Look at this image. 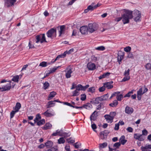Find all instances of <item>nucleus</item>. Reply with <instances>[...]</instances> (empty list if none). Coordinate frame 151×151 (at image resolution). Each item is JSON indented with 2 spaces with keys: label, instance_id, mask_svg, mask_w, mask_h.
Returning <instances> with one entry per match:
<instances>
[{
  "label": "nucleus",
  "instance_id": "9b49d317",
  "mask_svg": "<svg viewBox=\"0 0 151 151\" xmlns=\"http://www.w3.org/2000/svg\"><path fill=\"white\" fill-rule=\"evenodd\" d=\"M80 31L82 34L85 35L88 34V27L85 26H82L80 29Z\"/></svg>",
  "mask_w": 151,
  "mask_h": 151
},
{
  "label": "nucleus",
  "instance_id": "864d4df0",
  "mask_svg": "<svg viewBox=\"0 0 151 151\" xmlns=\"http://www.w3.org/2000/svg\"><path fill=\"white\" fill-rule=\"evenodd\" d=\"M78 91H83V86L81 84H78L77 86V88L76 89Z\"/></svg>",
  "mask_w": 151,
  "mask_h": 151
},
{
  "label": "nucleus",
  "instance_id": "052dcab7",
  "mask_svg": "<svg viewBox=\"0 0 151 151\" xmlns=\"http://www.w3.org/2000/svg\"><path fill=\"white\" fill-rule=\"evenodd\" d=\"M67 54V51H65L63 54L60 55L61 57V58H64L66 55Z\"/></svg>",
  "mask_w": 151,
  "mask_h": 151
},
{
  "label": "nucleus",
  "instance_id": "473e14b6",
  "mask_svg": "<svg viewBox=\"0 0 151 151\" xmlns=\"http://www.w3.org/2000/svg\"><path fill=\"white\" fill-rule=\"evenodd\" d=\"M124 97H123V95L122 94H118L117 95V96L116 97V99H117V101H121L122 99Z\"/></svg>",
  "mask_w": 151,
  "mask_h": 151
},
{
  "label": "nucleus",
  "instance_id": "4c0bfd02",
  "mask_svg": "<svg viewBox=\"0 0 151 151\" xmlns=\"http://www.w3.org/2000/svg\"><path fill=\"white\" fill-rule=\"evenodd\" d=\"M95 49L98 50L103 51L105 50V48L104 46H101L96 47Z\"/></svg>",
  "mask_w": 151,
  "mask_h": 151
},
{
  "label": "nucleus",
  "instance_id": "6ab92c4d",
  "mask_svg": "<svg viewBox=\"0 0 151 151\" xmlns=\"http://www.w3.org/2000/svg\"><path fill=\"white\" fill-rule=\"evenodd\" d=\"M124 52L121 51H119L118 53L117 60H122L124 58Z\"/></svg>",
  "mask_w": 151,
  "mask_h": 151
},
{
  "label": "nucleus",
  "instance_id": "0e129e2a",
  "mask_svg": "<svg viewBox=\"0 0 151 151\" xmlns=\"http://www.w3.org/2000/svg\"><path fill=\"white\" fill-rule=\"evenodd\" d=\"M120 93L121 92L120 91H116L114 92L111 94V97H114L116 96V97L117 94H120Z\"/></svg>",
  "mask_w": 151,
  "mask_h": 151
},
{
  "label": "nucleus",
  "instance_id": "393cba45",
  "mask_svg": "<svg viewBox=\"0 0 151 151\" xmlns=\"http://www.w3.org/2000/svg\"><path fill=\"white\" fill-rule=\"evenodd\" d=\"M56 94V93L54 91L51 92L48 96V100H50L52 99Z\"/></svg>",
  "mask_w": 151,
  "mask_h": 151
},
{
  "label": "nucleus",
  "instance_id": "b1692460",
  "mask_svg": "<svg viewBox=\"0 0 151 151\" xmlns=\"http://www.w3.org/2000/svg\"><path fill=\"white\" fill-rule=\"evenodd\" d=\"M52 127V125L50 123H47L43 127V128L44 130H46L51 129Z\"/></svg>",
  "mask_w": 151,
  "mask_h": 151
},
{
  "label": "nucleus",
  "instance_id": "2f4dec72",
  "mask_svg": "<svg viewBox=\"0 0 151 151\" xmlns=\"http://www.w3.org/2000/svg\"><path fill=\"white\" fill-rule=\"evenodd\" d=\"M50 86V84L47 81H45V83L43 84V88L46 90Z\"/></svg>",
  "mask_w": 151,
  "mask_h": 151
},
{
  "label": "nucleus",
  "instance_id": "c756f323",
  "mask_svg": "<svg viewBox=\"0 0 151 151\" xmlns=\"http://www.w3.org/2000/svg\"><path fill=\"white\" fill-rule=\"evenodd\" d=\"M107 146V143L106 142H104L102 144H99V147L100 149H102L103 148H105Z\"/></svg>",
  "mask_w": 151,
  "mask_h": 151
},
{
  "label": "nucleus",
  "instance_id": "a211bd4d",
  "mask_svg": "<svg viewBox=\"0 0 151 151\" xmlns=\"http://www.w3.org/2000/svg\"><path fill=\"white\" fill-rule=\"evenodd\" d=\"M104 117L108 123H111L113 121V119L109 114H106L104 116Z\"/></svg>",
  "mask_w": 151,
  "mask_h": 151
},
{
  "label": "nucleus",
  "instance_id": "4468645a",
  "mask_svg": "<svg viewBox=\"0 0 151 151\" xmlns=\"http://www.w3.org/2000/svg\"><path fill=\"white\" fill-rule=\"evenodd\" d=\"M134 111L133 109L132 108L129 106H127L125 109V112L126 113L129 114H131Z\"/></svg>",
  "mask_w": 151,
  "mask_h": 151
},
{
  "label": "nucleus",
  "instance_id": "774afa93",
  "mask_svg": "<svg viewBox=\"0 0 151 151\" xmlns=\"http://www.w3.org/2000/svg\"><path fill=\"white\" fill-rule=\"evenodd\" d=\"M142 134L143 135L146 136L147 134V131L146 129H144L142 131Z\"/></svg>",
  "mask_w": 151,
  "mask_h": 151
},
{
  "label": "nucleus",
  "instance_id": "69168bd1",
  "mask_svg": "<svg viewBox=\"0 0 151 151\" xmlns=\"http://www.w3.org/2000/svg\"><path fill=\"white\" fill-rule=\"evenodd\" d=\"M127 57L128 58L133 59L134 56L133 54L131 53H129L128 54Z\"/></svg>",
  "mask_w": 151,
  "mask_h": 151
},
{
  "label": "nucleus",
  "instance_id": "f257e3e1",
  "mask_svg": "<svg viewBox=\"0 0 151 151\" xmlns=\"http://www.w3.org/2000/svg\"><path fill=\"white\" fill-rule=\"evenodd\" d=\"M122 21L124 24L128 23L129 22V19L133 17L132 11L127 10L124 14L122 15Z\"/></svg>",
  "mask_w": 151,
  "mask_h": 151
},
{
  "label": "nucleus",
  "instance_id": "aec40b11",
  "mask_svg": "<svg viewBox=\"0 0 151 151\" xmlns=\"http://www.w3.org/2000/svg\"><path fill=\"white\" fill-rule=\"evenodd\" d=\"M125 137L124 135L122 136L119 139V142L122 145H124L127 140L125 139Z\"/></svg>",
  "mask_w": 151,
  "mask_h": 151
},
{
  "label": "nucleus",
  "instance_id": "7c9ffc66",
  "mask_svg": "<svg viewBox=\"0 0 151 151\" xmlns=\"http://www.w3.org/2000/svg\"><path fill=\"white\" fill-rule=\"evenodd\" d=\"M100 97L101 99V100L102 101L106 100L108 98L109 95L108 94H106Z\"/></svg>",
  "mask_w": 151,
  "mask_h": 151
},
{
  "label": "nucleus",
  "instance_id": "dca6fc26",
  "mask_svg": "<svg viewBox=\"0 0 151 151\" xmlns=\"http://www.w3.org/2000/svg\"><path fill=\"white\" fill-rule=\"evenodd\" d=\"M95 9L94 6V3H92L91 4L88 6L87 9L84 10V12L85 13H87L89 11H92Z\"/></svg>",
  "mask_w": 151,
  "mask_h": 151
},
{
  "label": "nucleus",
  "instance_id": "a19ab883",
  "mask_svg": "<svg viewBox=\"0 0 151 151\" xmlns=\"http://www.w3.org/2000/svg\"><path fill=\"white\" fill-rule=\"evenodd\" d=\"M104 132H101L100 134V138L102 139H103L106 137V134H105L103 133Z\"/></svg>",
  "mask_w": 151,
  "mask_h": 151
},
{
  "label": "nucleus",
  "instance_id": "de8ad7c7",
  "mask_svg": "<svg viewBox=\"0 0 151 151\" xmlns=\"http://www.w3.org/2000/svg\"><path fill=\"white\" fill-rule=\"evenodd\" d=\"M71 135L70 133H66L65 132H63L62 136H63L65 138H66L69 137Z\"/></svg>",
  "mask_w": 151,
  "mask_h": 151
},
{
  "label": "nucleus",
  "instance_id": "c85d7f7f",
  "mask_svg": "<svg viewBox=\"0 0 151 151\" xmlns=\"http://www.w3.org/2000/svg\"><path fill=\"white\" fill-rule=\"evenodd\" d=\"M118 102L116 100H115L109 104V106L112 107H116L118 104Z\"/></svg>",
  "mask_w": 151,
  "mask_h": 151
},
{
  "label": "nucleus",
  "instance_id": "72a5a7b5",
  "mask_svg": "<svg viewBox=\"0 0 151 151\" xmlns=\"http://www.w3.org/2000/svg\"><path fill=\"white\" fill-rule=\"evenodd\" d=\"M48 65H49L48 63H47L46 62L43 61L40 63L39 66H41L42 67H45Z\"/></svg>",
  "mask_w": 151,
  "mask_h": 151
},
{
  "label": "nucleus",
  "instance_id": "ddd939ff",
  "mask_svg": "<svg viewBox=\"0 0 151 151\" xmlns=\"http://www.w3.org/2000/svg\"><path fill=\"white\" fill-rule=\"evenodd\" d=\"M87 67L89 70H93L96 69V66L95 64L91 63H88L87 65Z\"/></svg>",
  "mask_w": 151,
  "mask_h": 151
},
{
  "label": "nucleus",
  "instance_id": "6e6552de",
  "mask_svg": "<svg viewBox=\"0 0 151 151\" xmlns=\"http://www.w3.org/2000/svg\"><path fill=\"white\" fill-rule=\"evenodd\" d=\"M4 1L5 6L8 7L14 5L16 0H4Z\"/></svg>",
  "mask_w": 151,
  "mask_h": 151
},
{
  "label": "nucleus",
  "instance_id": "bf43d9fd",
  "mask_svg": "<svg viewBox=\"0 0 151 151\" xmlns=\"http://www.w3.org/2000/svg\"><path fill=\"white\" fill-rule=\"evenodd\" d=\"M121 145V143H120V142H118L115 143L114 145V147H115L116 148H117L119 147Z\"/></svg>",
  "mask_w": 151,
  "mask_h": 151
},
{
  "label": "nucleus",
  "instance_id": "a18cd8bd",
  "mask_svg": "<svg viewBox=\"0 0 151 151\" xmlns=\"http://www.w3.org/2000/svg\"><path fill=\"white\" fill-rule=\"evenodd\" d=\"M60 67L59 66L56 67H54L50 69L49 70L51 73L54 72Z\"/></svg>",
  "mask_w": 151,
  "mask_h": 151
},
{
  "label": "nucleus",
  "instance_id": "79ce46f5",
  "mask_svg": "<svg viewBox=\"0 0 151 151\" xmlns=\"http://www.w3.org/2000/svg\"><path fill=\"white\" fill-rule=\"evenodd\" d=\"M41 118V117L39 114H37L36 115V118L34 119L35 123L37 121H38L39 119H40Z\"/></svg>",
  "mask_w": 151,
  "mask_h": 151
},
{
  "label": "nucleus",
  "instance_id": "cd10ccee",
  "mask_svg": "<svg viewBox=\"0 0 151 151\" xmlns=\"http://www.w3.org/2000/svg\"><path fill=\"white\" fill-rule=\"evenodd\" d=\"M20 76L21 77H20V78H21L22 76V75H19V76L16 75V76H13V78L12 79V81L14 82H18L19 81V77Z\"/></svg>",
  "mask_w": 151,
  "mask_h": 151
},
{
  "label": "nucleus",
  "instance_id": "603ef678",
  "mask_svg": "<svg viewBox=\"0 0 151 151\" xmlns=\"http://www.w3.org/2000/svg\"><path fill=\"white\" fill-rule=\"evenodd\" d=\"M130 70L128 69L127 70H126L124 73V76H130L129 75Z\"/></svg>",
  "mask_w": 151,
  "mask_h": 151
},
{
  "label": "nucleus",
  "instance_id": "5701e85b",
  "mask_svg": "<svg viewBox=\"0 0 151 151\" xmlns=\"http://www.w3.org/2000/svg\"><path fill=\"white\" fill-rule=\"evenodd\" d=\"M45 145L47 148H51L53 146V143L51 141L48 140L45 143Z\"/></svg>",
  "mask_w": 151,
  "mask_h": 151
},
{
  "label": "nucleus",
  "instance_id": "6e6d98bb",
  "mask_svg": "<svg viewBox=\"0 0 151 151\" xmlns=\"http://www.w3.org/2000/svg\"><path fill=\"white\" fill-rule=\"evenodd\" d=\"M130 79V76H124V77L122 80V81L125 82L128 81Z\"/></svg>",
  "mask_w": 151,
  "mask_h": 151
},
{
  "label": "nucleus",
  "instance_id": "f03ea898",
  "mask_svg": "<svg viewBox=\"0 0 151 151\" xmlns=\"http://www.w3.org/2000/svg\"><path fill=\"white\" fill-rule=\"evenodd\" d=\"M35 42L36 43L40 42L42 44L44 42H47L46 40L45 34H43L39 35H37L35 37Z\"/></svg>",
  "mask_w": 151,
  "mask_h": 151
},
{
  "label": "nucleus",
  "instance_id": "9d476101",
  "mask_svg": "<svg viewBox=\"0 0 151 151\" xmlns=\"http://www.w3.org/2000/svg\"><path fill=\"white\" fill-rule=\"evenodd\" d=\"M11 87V82H10L9 83H7L5 85H4L1 87L2 90H1V91L3 92L9 90L10 89Z\"/></svg>",
  "mask_w": 151,
  "mask_h": 151
},
{
  "label": "nucleus",
  "instance_id": "1a4fd4ad",
  "mask_svg": "<svg viewBox=\"0 0 151 151\" xmlns=\"http://www.w3.org/2000/svg\"><path fill=\"white\" fill-rule=\"evenodd\" d=\"M134 137L136 139L140 141H143L145 139V137L142 135L139 134H134Z\"/></svg>",
  "mask_w": 151,
  "mask_h": 151
},
{
  "label": "nucleus",
  "instance_id": "49530a36",
  "mask_svg": "<svg viewBox=\"0 0 151 151\" xmlns=\"http://www.w3.org/2000/svg\"><path fill=\"white\" fill-rule=\"evenodd\" d=\"M95 89L94 87L89 88L88 89V91L91 93H93L95 92Z\"/></svg>",
  "mask_w": 151,
  "mask_h": 151
},
{
  "label": "nucleus",
  "instance_id": "e433bc0d",
  "mask_svg": "<svg viewBox=\"0 0 151 151\" xmlns=\"http://www.w3.org/2000/svg\"><path fill=\"white\" fill-rule=\"evenodd\" d=\"M102 101L101 100V99L100 97H98L96 98L95 100L94 101V102L96 104H99Z\"/></svg>",
  "mask_w": 151,
  "mask_h": 151
},
{
  "label": "nucleus",
  "instance_id": "09e8293b",
  "mask_svg": "<svg viewBox=\"0 0 151 151\" xmlns=\"http://www.w3.org/2000/svg\"><path fill=\"white\" fill-rule=\"evenodd\" d=\"M141 149L142 151H148V148L147 144L145 146H142L141 147Z\"/></svg>",
  "mask_w": 151,
  "mask_h": 151
},
{
  "label": "nucleus",
  "instance_id": "20e7f679",
  "mask_svg": "<svg viewBox=\"0 0 151 151\" xmlns=\"http://www.w3.org/2000/svg\"><path fill=\"white\" fill-rule=\"evenodd\" d=\"M56 29L52 28L48 30L46 33V35L47 37L52 38L53 37H56Z\"/></svg>",
  "mask_w": 151,
  "mask_h": 151
},
{
  "label": "nucleus",
  "instance_id": "7ed1b4c3",
  "mask_svg": "<svg viewBox=\"0 0 151 151\" xmlns=\"http://www.w3.org/2000/svg\"><path fill=\"white\" fill-rule=\"evenodd\" d=\"M98 26L96 24L90 23L88 24V30L89 32L92 33L97 30Z\"/></svg>",
  "mask_w": 151,
  "mask_h": 151
},
{
  "label": "nucleus",
  "instance_id": "c03bdc74",
  "mask_svg": "<svg viewBox=\"0 0 151 151\" xmlns=\"http://www.w3.org/2000/svg\"><path fill=\"white\" fill-rule=\"evenodd\" d=\"M109 115L114 119L116 115V113L115 111H111L110 112Z\"/></svg>",
  "mask_w": 151,
  "mask_h": 151
},
{
  "label": "nucleus",
  "instance_id": "f8f14e48",
  "mask_svg": "<svg viewBox=\"0 0 151 151\" xmlns=\"http://www.w3.org/2000/svg\"><path fill=\"white\" fill-rule=\"evenodd\" d=\"M63 132L62 129H58L56 130L55 132H53L52 135L53 136H56L58 135L60 136H62Z\"/></svg>",
  "mask_w": 151,
  "mask_h": 151
},
{
  "label": "nucleus",
  "instance_id": "2eb2a0df",
  "mask_svg": "<svg viewBox=\"0 0 151 151\" xmlns=\"http://www.w3.org/2000/svg\"><path fill=\"white\" fill-rule=\"evenodd\" d=\"M142 91V88H140L137 91V97L138 100H140L141 99L142 96L144 94Z\"/></svg>",
  "mask_w": 151,
  "mask_h": 151
},
{
  "label": "nucleus",
  "instance_id": "412c9836",
  "mask_svg": "<svg viewBox=\"0 0 151 151\" xmlns=\"http://www.w3.org/2000/svg\"><path fill=\"white\" fill-rule=\"evenodd\" d=\"M21 107V104L19 102H17L15 106L13 107V109L14 110V111L17 112L19 111Z\"/></svg>",
  "mask_w": 151,
  "mask_h": 151
},
{
  "label": "nucleus",
  "instance_id": "c9c22d12",
  "mask_svg": "<svg viewBox=\"0 0 151 151\" xmlns=\"http://www.w3.org/2000/svg\"><path fill=\"white\" fill-rule=\"evenodd\" d=\"M65 142L63 137H60L58 140V143L59 144H64Z\"/></svg>",
  "mask_w": 151,
  "mask_h": 151
},
{
  "label": "nucleus",
  "instance_id": "3c124183",
  "mask_svg": "<svg viewBox=\"0 0 151 151\" xmlns=\"http://www.w3.org/2000/svg\"><path fill=\"white\" fill-rule=\"evenodd\" d=\"M67 140L68 142L70 143H73L75 142L74 139L73 138H72L71 137H70V138L67 139Z\"/></svg>",
  "mask_w": 151,
  "mask_h": 151
},
{
  "label": "nucleus",
  "instance_id": "e2e57ef3",
  "mask_svg": "<svg viewBox=\"0 0 151 151\" xmlns=\"http://www.w3.org/2000/svg\"><path fill=\"white\" fill-rule=\"evenodd\" d=\"M105 86L104 85L103 86L99 88V91L100 92H102L105 90Z\"/></svg>",
  "mask_w": 151,
  "mask_h": 151
},
{
  "label": "nucleus",
  "instance_id": "338daca9",
  "mask_svg": "<svg viewBox=\"0 0 151 151\" xmlns=\"http://www.w3.org/2000/svg\"><path fill=\"white\" fill-rule=\"evenodd\" d=\"M47 151H57V149L56 147H52L47 150Z\"/></svg>",
  "mask_w": 151,
  "mask_h": 151
},
{
  "label": "nucleus",
  "instance_id": "ea45409f",
  "mask_svg": "<svg viewBox=\"0 0 151 151\" xmlns=\"http://www.w3.org/2000/svg\"><path fill=\"white\" fill-rule=\"evenodd\" d=\"M104 107V104L103 103H100L99 105L97 106L96 109L100 110L101 108H103Z\"/></svg>",
  "mask_w": 151,
  "mask_h": 151
},
{
  "label": "nucleus",
  "instance_id": "bb28decb",
  "mask_svg": "<svg viewBox=\"0 0 151 151\" xmlns=\"http://www.w3.org/2000/svg\"><path fill=\"white\" fill-rule=\"evenodd\" d=\"M55 105V101H49L47 105V108H49L52 107L54 106Z\"/></svg>",
  "mask_w": 151,
  "mask_h": 151
},
{
  "label": "nucleus",
  "instance_id": "a878e982",
  "mask_svg": "<svg viewBox=\"0 0 151 151\" xmlns=\"http://www.w3.org/2000/svg\"><path fill=\"white\" fill-rule=\"evenodd\" d=\"M83 108H84L90 110L92 108V106L91 103H88L83 105Z\"/></svg>",
  "mask_w": 151,
  "mask_h": 151
},
{
  "label": "nucleus",
  "instance_id": "4be33fe9",
  "mask_svg": "<svg viewBox=\"0 0 151 151\" xmlns=\"http://www.w3.org/2000/svg\"><path fill=\"white\" fill-rule=\"evenodd\" d=\"M113 82H107L104 83L105 87H106L108 89H111L113 88V86L112 85Z\"/></svg>",
  "mask_w": 151,
  "mask_h": 151
},
{
  "label": "nucleus",
  "instance_id": "423d86ee",
  "mask_svg": "<svg viewBox=\"0 0 151 151\" xmlns=\"http://www.w3.org/2000/svg\"><path fill=\"white\" fill-rule=\"evenodd\" d=\"M65 73V76L67 78L71 77V74L73 72L72 68L70 66H68L64 70Z\"/></svg>",
  "mask_w": 151,
  "mask_h": 151
},
{
  "label": "nucleus",
  "instance_id": "13d9d810",
  "mask_svg": "<svg viewBox=\"0 0 151 151\" xmlns=\"http://www.w3.org/2000/svg\"><path fill=\"white\" fill-rule=\"evenodd\" d=\"M124 50L125 52H128L130 51L131 47L129 46H127L124 48Z\"/></svg>",
  "mask_w": 151,
  "mask_h": 151
},
{
  "label": "nucleus",
  "instance_id": "8fccbe9b",
  "mask_svg": "<svg viewBox=\"0 0 151 151\" xmlns=\"http://www.w3.org/2000/svg\"><path fill=\"white\" fill-rule=\"evenodd\" d=\"M17 112L15 111L14 110L12 111L10 114V119H11L14 116L15 114L17 113Z\"/></svg>",
  "mask_w": 151,
  "mask_h": 151
},
{
  "label": "nucleus",
  "instance_id": "f704fd0d",
  "mask_svg": "<svg viewBox=\"0 0 151 151\" xmlns=\"http://www.w3.org/2000/svg\"><path fill=\"white\" fill-rule=\"evenodd\" d=\"M45 121L44 119H42L37 122V125L38 126L42 125L45 123Z\"/></svg>",
  "mask_w": 151,
  "mask_h": 151
},
{
  "label": "nucleus",
  "instance_id": "f3484780",
  "mask_svg": "<svg viewBox=\"0 0 151 151\" xmlns=\"http://www.w3.org/2000/svg\"><path fill=\"white\" fill-rule=\"evenodd\" d=\"M60 30L59 31V36L65 33V26L64 25L60 26Z\"/></svg>",
  "mask_w": 151,
  "mask_h": 151
},
{
  "label": "nucleus",
  "instance_id": "4d7b16f0",
  "mask_svg": "<svg viewBox=\"0 0 151 151\" xmlns=\"http://www.w3.org/2000/svg\"><path fill=\"white\" fill-rule=\"evenodd\" d=\"M145 68L147 70L151 69V64L150 63H147L145 66Z\"/></svg>",
  "mask_w": 151,
  "mask_h": 151
},
{
  "label": "nucleus",
  "instance_id": "5fc2aeb1",
  "mask_svg": "<svg viewBox=\"0 0 151 151\" xmlns=\"http://www.w3.org/2000/svg\"><path fill=\"white\" fill-rule=\"evenodd\" d=\"M86 99V95L85 94H82L81 95V99L84 101Z\"/></svg>",
  "mask_w": 151,
  "mask_h": 151
},
{
  "label": "nucleus",
  "instance_id": "0eeeda50",
  "mask_svg": "<svg viewBox=\"0 0 151 151\" xmlns=\"http://www.w3.org/2000/svg\"><path fill=\"white\" fill-rule=\"evenodd\" d=\"M47 117H50L55 115V114L53 110L52 109L47 110L45 112L42 114Z\"/></svg>",
  "mask_w": 151,
  "mask_h": 151
},
{
  "label": "nucleus",
  "instance_id": "680f3d73",
  "mask_svg": "<svg viewBox=\"0 0 151 151\" xmlns=\"http://www.w3.org/2000/svg\"><path fill=\"white\" fill-rule=\"evenodd\" d=\"M81 145V144L78 143V142H76L73 144V146L76 148H78L79 147V146Z\"/></svg>",
  "mask_w": 151,
  "mask_h": 151
},
{
  "label": "nucleus",
  "instance_id": "37998d69",
  "mask_svg": "<svg viewBox=\"0 0 151 151\" xmlns=\"http://www.w3.org/2000/svg\"><path fill=\"white\" fill-rule=\"evenodd\" d=\"M134 90H132L131 91H129L124 96V97H129L131 94L133 93Z\"/></svg>",
  "mask_w": 151,
  "mask_h": 151
},
{
  "label": "nucleus",
  "instance_id": "58836bf2",
  "mask_svg": "<svg viewBox=\"0 0 151 151\" xmlns=\"http://www.w3.org/2000/svg\"><path fill=\"white\" fill-rule=\"evenodd\" d=\"M72 93V96H78L79 95V91L76 89L73 91Z\"/></svg>",
  "mask_w": 151,
  "mask_h": 151
},
{
  "label": "nucleus",
  "instance_id": "39448f33",
  "mask_svg": "<svg viewBox=\"0 0 151 151\" xmlns=\"http://www.w3.org/2000/svg\"><path fill=\"white\" fill-rule=\"evenodd\" d=\"M134 20L137 22L140 20V18L141 17V12L138 10H136L134 11L133 13V16Z\"/></svg>",
  "mask_w": 151,
  "mask_h": 151
}]
</instances>
